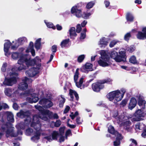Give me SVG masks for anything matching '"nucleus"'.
<instances>
[{
	"label": "nucleus",
	"instance_id": "79ce46f5",
	"mask_svg": "<svg viewBox=\"0 0 146 146\" xmlns=\"http://www.w3.org/2000/svg\"><path fill=\"white\" fill-rule=\"evenodd\" d=\"M126 18H134V17L131 13L128 12L126 13Z\"/></svg>",
	"mask_w": 146,
	"mask_h": 146
},
{
	"label": "nucleus",
	"instance_id": "09e8293b",
	"mask_svg": "<svg viewBox=\"0 0 146 146\" xmlns=\"http://www.w3.org/2000/svg\"><path fill=\"white\" fill-rule=\"evenodd\" d=\"M65 127H61L59 129L60 134L61 135H62L64 133Z\"/></svg>",
	"mask_w": 146,
	"mask_h": 146
},
{
	"label": "nucleus",
	"instance_id": "bb28decb",
	"mask_svg": "<svg viewBox=\"0 0 146 146\" xmlns=\"http://www.w3.org/2000/svg\"><path fill=\"white\" fill-rule=\"evenodd\" d=\"M145 125L142 123H138L135 125V129L138 130H146Z\"/></svg>",
	"mask_w": 146,
	"mask_h": 146
},
{
	"label": "nucleus",
	"instance_id": "a18cd8bd",
	"mask_svg": "<svg viewBox=\"0 0 146 146\" xmlns=\"http://www.w3.org/2000/svg\"><path fill=\"white\" fill-rule=\"evenodd\" d=\"M7 66V64L6 63H4L3 64L1 68V70L3 72H5L6 70V67Z\"/></svg>",
	"mask_w": 146,
	"mask_h": 146
},
{
	"label": "nucleus",
	"instance_id": "3c124183",
	"mask_svg": "<svg viewBox=\"0 0 146 146\" xmlns=\"http://www.w3.org/2000/svg\"><path fill=\"white\" fill-rule=\"evenodd\" d=\"M81 27L80 24H78L76 27V31L78 33H80L81 30Z\"/></svg>",
	"mask_w": 146,
	"mask_h": 146
},
{
	"label": "nucleus",
	"instance_id": "680f3d73",
	"mask_svg": "<svg viewBox=\"0 0 146 146\" xmlns=\"http://www.w3.org/2000/svg\"><path fill=\"white\" fill-rule=\"evenodd\" d=\"M127 102V100H123L122 101L121 104L123 106H124L126 104Z\"/></svg>",
	"mask_w": 146,
	"mask_h": 146
},
{
	"label": "nucleus",
	"instance_id": "ddd939ff",
	"mask_svg": "<svg viewBox=\"0 0 146 146\" xmlns=\"http://www.w3.org/2000/svg\"><path fill=\"white\" fill-rule=\"evenodd\" d=\"M32 81L30 79L25 77L22 80V82L19 84V88L21 90L26 89L28 87L27 83L32 82Z\"/></svg>",
	"mask_w": 146,
	"mask_h": 146
},
{
	"label": "nucleus",
	"instance_id": "f03ea898",
	"mask_svg": "<svg viewBox=\"0 0 146 146\" xmlns=\"http://www.w3.org/2000/svg\"><path fill=\"white\" fill-rule=\"evenodd\" d=\"M12 57L14 60L17 59L19 57V59L18 60V64L20 65L18 68V70H25L30 66L36 64V60L35 59L31 60L30 57H27L26 55H22L17 52L12 53Z\"/></svg>",
	"mask_w": 146,
	"mask_h": 146
},
{
	"label": "nucleus",
	"instance_id": "0eeeda50",
	"mask_svg": "<svg viewBox=\"0 0 146 146\" xmlns=\"http://www.w3.org/2000/svg\"><path fill=\"white\" fill-rule=\"evenodd\" d=\"M14 128L12 125L9 123H8L7 124H4L2 125L1 130L6 132V135L7 137L10 136L11 137H16L17 135L14 133Z\"/></svg>",
	"mask_w": 146,
	"mask_h": 146
},
{
	"label": "nucleus",
	"instance_id": "13d9d810",
	"mask_svg": "<svg viewBox=\"0 0 146 146\" xmlns=\"http://www.w3.org/2000/svg\"><path fill=\"white\" fill-rule=\"evenodd\" d=\"M70 108L69 106H67L64 111V113H66L69 110Z\"/></svg>",
	"mask_w": 146,
	"mask_h": 146
},
{
	"label": "nucleus",
	"instance_id": "7c9ffc66",
	"mask_svg": "<svg viewBox=\"0 0 146 146\" xmlns=\"http://www.w3.org/2000/svg\"><path fill=\"white\" fill-rule=\"evenodd\" d=\"M70 35L71 36H76L77 34L75 32V29L74 27H72L69 30Z\"/></svg>",
	"mask_w": 146,
	"mask_h": 146
},
{
	"label": "nucleus",
	"instance_id": "6ab92c4d",
	"mask_svg": "<svg viewBox=\"0 0 146 146\" xmlns=\"http://www.w3.org/2000/svg\"><path fill=\"white\" fill-rule=\"evenodd\" d=\"M52 136H46L44 137V138L49 141H50L53 140L57 139L59 135V133L58 132L54 131L52 133Z\"/></svg>",
	"mask_w": 146,
	"mask_h": 146
},
{
	"label": "nucleus",
	"instance_id": "5701e85b",
	"mask_svg": "<svg viewBox=\"0 0 146 146\" xmlns=\"http://www.w3.org/2000/svg\"><path fill=\"white\" fill-rule=\"evenodd\" d=\"M92 65L89 63H86L84 66L82 67L83 70L82 71L84 72H86V71H90L92 70Z\"/></svg>",
	"mask_w": 146,
	"mask_h": 146
},
{
	"label": "nucleus",
	"instance_id": "6e6552de",
	"mask_svg": "<svg viewBox=\"0 0 146 146\" xmlns=\"http://www.w3.org/2000/svg\"><path fill=\"white\" fill-rule=\"evenodd\" d=\"M109 132L112 134H115L116 136V140L113 142V144L114 146H119L120 143V141L123 138L121 134L119 133L117 131L115 132L114 127L111 125H110L108 128Z\"/></svg>",
	"mask_w": 146,
	"mask_h": 146
},
{
	"label": "nucleus",
	"instance_id": "c9c22d12",
	"mask_svg": "<svg viewBox=\"0 0 146 146\" xmlns=\"http://www.w3.org/2000/svg\"><path fill=\"white\" fill-rule=\"evenodd\" d=\"M46 24V25L47 26V27H48L49 28H52L53 29H55L56 28L55 26H54L53 24L50 22H47L45 21H44Z\"/></svg>",
	"mask_w": 146,
	"mask_h": 146
},
{
	"label": "nucleus",
	"instance_id": "cd10ccee",
	"mask_svg": "<svg viewBox=\"0 0 146 146\" xmlns=\"http://www.w3.org/2000/svg\"><path fill=\"white\" fill-rule=\"evenodd\" d=\"M119 54L120 55L119 56H120L119 58H121L122 59V61H125L126 60L125 50L120 51L119 52Z\"/></svg>",
	"mask_w": 146,
	"mask_h": 146
},
{
	"label": "nucleus",
	"instance_id": "e2e57ef3",
	"mask_svg": "<svg viewBox=\"0 0 146 146\" xmlns=\"http://www.w3.org/2000/svg\"><path fill=\"white\" fill-rule=\"evenodd\" d=\"M2 108H3L4 109H6L9 108L8 106L6 104L2 103Z\"/></svg>",
	"mask_w": 146,
	"mask_h": 146
},
{
	"label": "nucleus",
	"instance_id": "ea45409f",
	"mask_svg": "<svg viewBox=\"0 0 146 146\" xmlns=\"http://www.w3.org/2000/svg\"><path fill=\"white\" fill-rule=\"evenodd\" d=\"M129 62L133 64H135L137 62L136 57L133 56L131 57L129 59Z\"/></svg>",
	"mask_w": 146,
	"mask_h": 146
},
{
	"label": "nucleus",
	"instance_id": "6e6d98bb",
	"mask_svg": "<svg viewBox=\"0 0 146 146\" xmlns=\"http://www.w3.org/2000/svg\"><path fill=\"white\" fill-rule=\"evenodd\" d=\"M71 133V130L70 129H68L66 132L65 134V136L66 137V138L67 139V136L69 135H70Z\"/></svg>",
	"mask_w": 146,
	"mask_h": 146
},
{
	"label": "nucleus",
	"instance_id": "20e7f679",
	"mask_svg": "<svg viewBox=\"0 0 146 146\" xmlns=\"http://www.w3.org/2000/svg\"><path fill=\"white\" fill-rule=\"evenodd\" d=\"M83 4L82 2H81L78 4L77 6L72 7L71 9V13L78 18L82 17L83 18H89L92 14L91 13H86L84 12L82 13L81 9H78L80 7H81Z\"/></svg>",
	"mask_w": 146,
	"mask_h": 146
},
{
	"label": "nucleus",
	"instance_id": "774afa93",
	"mask_svg": "<svg viewBox=\"0 0 146 146\" xmlns=\"http://www.w3.org/2000/svg\"><path fill=\"white\" fill-rule=\"evenodd\" d=\"M142 136L144 137H145L146 136V129L144 130L143 133L142 134Z\"/></svg>",
	"mask_w": 146,
	"mask_h": 146
},
{
	"label": "nucleus",
	"instance_id": "72a5a7b5",
	"mask_svg": "<svg viewBox=\"0 0 146 146\" xmlns=\"http://www.w3.org/2000/svg\"><path fill=\"white\" fill-rule=\"evenodd\" d=\"M146 104V102L142 99H139L138 104L140 106H142V108H145V104Z\"/></svg>",
	"mask_w": 146,
	"mask_h": 146
},
{
	"label": "nucleus",
	"instance_id": "338daca9",
	"mask_svg": "<svg viewBox=\"0 0 146 146\" xmlns=\"http://www.w3.org/2000/svg\"><path fill=\"white\" fill-rule=\"evenodd\" d=\"M67 125L70 127L71 128H74L76 127V126L75 125H71V124H69L68 123H67Z\"/></svg>",
	"mask_w": 146,
	"mask_h": 146
},
{
	"label": "nucleus",
	"instance_id": "a878e982",
	"mask_svg": "<svg viewBox=\"0 0 146 146\" xmlns=\"http://www.w3.org/2000/svg\"><path fill=\"white\" fill-rule=\"evenodd\" d=\"M69 94L70 97L72 98V100L73 98V95L76 97V99L78 100L79 98V96L77 93L74 91L72 90H70Z\"/></svg>",
	"mask_w": 146,
	"mask_h": 146
},
{
	"label": "nucleus",
	"instance_id": "c756f323",
	"mask_svg": "<svg viewBox=\"0 0 146 146\" xmlns=\"http://www.w3.org/2000/svg\"><path fill=\"white\" fill-rule=\"evenodd\" d=\"M122 124L124 126L125 129L128 130L129 129V126L131 125V123L130 121L127 120L123 121Z\"/></svg>",
	"mask_w": 146,
	"mask_h": 146
},
{
	"label": "nucleus",
	"instance_id": "0e129e2a",
	"mask_svg": "<svg viewBox=\"0 0 146 146\" xmlns=\"http://www.w3.org/2000/svg\"><path fill=\"white\" fill-rule=\"evenodd\" d=\"M64 136H62V135H61L59 141L60 142H63L64 141Z\"/></svg>",
	"mask_w": 146,
	"mask_h": 146
},
{
	"label": "nucleus",
	"instance_id": "5fc2aeb1",
	"mask_svg": "<svg viewBox=\"0 0 146 146\" xmlns=\"http://www.w3.org/2000/svg\"><path fill=\"white\" fill-rule=\"evenodd\" d=\"M52 51L53 52H55L57 50V46L56 45H54L52 46Z\"/></svg>",
	"mask_w": 146,
	"mask_h": 146
},
{
	"label": "nucleus",
	"instance_id": "2eb2a0df",
	"mask_svg": "<svg viewBox=\"0 0 146 146\" xmlns=\"http://www.w3.org/2000/svg\"><path fill=\"white\" fill-rule=\"evenodd\" d=\"M39 94L38 93L36 94L33 93L31 94V97H27V101L31 103L36 102L39 100L38 98Z\"/></svg>",
	"mask_w": 146,
	"mask_h": 146
},
{
	"label": "nucleus",
	"instance_id": "4468645a",
	"mask_svg": "<svg viewBox=\"0 0 146 146\" xmlns=\"http://www.w3.org/2000/svg\"><path fill=\"white\" fill-rule=\"evenodd\" d=\"M93 90L95 92H99L101 89H102L104 87L103 84H102L100 81L94 83L92 85Z\"/></svg>",
	"mask_w": 146,
	"mask_h": 146
},
{
	"label": "nucleus",
	"instance_id": "864d4df0",
	"mask_svg": "<svg viewBox=\"0 0 146 146\" xmlns=\"http://www.w3.org/2000/svg\"><path fill=\"white\" fill-rule=\"evenodd\" d=\"M124 116L123 115H122L121 116H120L119 117H117L116 118V119H117L118 123H119V122H121L122 121H123V118Z\"/></svg>",
	"mask_w": 146,
	"mask_h": 146
},
{
	"label": "nucleus",
	"instance_id": "de8ad7c7",
	"mask_svg": "<svg viewBox=\"0 0 146 146\" xmlns=\"http://www.w3.org/2000/svg\"><path fill=\"white\" fill-rule=\"evenodd\" d=\"M118 42V41L115 40L111 41L110 44V46L111 47H113Z\"/></svg>",
	"mask_w": 146,
	"mask_h": 146
},
{
	"label": "nucleus",
	"instance_id": "a211bd4d",
	"mask_svg": "<svg viewBox=\"0 0 146 146\" xmlns=\"http://www.w3.org/2000/svg\"><path fill=\"white\" fill-rule=\"evenodd\" d=\"M17 92V91L13 92V90L11 88H5V94L8 96L14 97L16 96V93Z\"/></svg>",
	"mask_w": 146,
	"mask_h": 146
},
{
	"label": "nucleus",
	"instance_id": "aec40b11",
	"mask_svg": "<svg viewBox=\"0 0 146 146\" xmlns=\"http://www.w3.org/2000/svg\"><path fill=\"white\" fill-rule=\"evenodd\" d=\"M110 56L111 57L114 59L117 62H120L122 61V59L119 58L120 56L118 54V53L117 52L115 51L111 52Z\"/></svg>",
	"mask_w": 146,
	"mask_h": 146
},
{
	"label": "nucleus",
	"instance_id": "a19ab883",
	"mask_svg": "<svg viewBox=\"0 0 146 146\" xmlns=\"http://www.w3.org/2000/svg\"><path fill=\"white\" fill-rule=\"evenodd\" d=\"M29 51H31V53L32 55L33 56H34L35 55V52L33 48H31L29 49H27L26 50V52H28Z\"/></svg>",
	"mask_w": 146,
	"mask_h": 146
},
{
	"label": "nucleus",
	"instance_id": "58836bf2",
	"mask_svg": "<svg viewBox=\"0 0 146 146\" xmlns=\"http://www.w3.org/2000/svg\"><path fill=\"white\" fill-rule=\"evenodd\" d=\"M86 29L85 28L83 29L82 32L81 34L80 38V39H84L86 37Z\"/></svg>",
	"mask_w": 146,
	"mask_h": 146
},
{
	"label": "nucleus",
	"instance_id": "c85d7f7f",
	"mask_svg": "<svg viewBox=\"0 0 146 146\" xmlns=\"http://www.w3.org/2000/svg\"><path fill=\"white\" fill-rule=\"evenodd\" d=\"M59 106L60 107H62L65 99L62 96H61L59 98Z\"/></svg>",
	"mask_w": 146,
	"mask_h": 146
},
{
	"label": "nucleus",
	"instance_id": "c03bdc74",
	"mask_svg": "<svg viewBox=\"0 0 146 146\" xmlns=\"http://www.w3.org/2000/svg\"><path fill=\"white\" fill-rule=\"evenodd\" d=\"M18 41H15V45H12L11 46V49L13 50H16L19 46V44H17Z\"/></svg>",
	"mask_w": 146,
	"mask_h": 146
},
{
	"label": "nucleus",
	"instance_id": "4c0bfd02",
	"mask_svg": "<svg viewBox=\"0 0 146 146\" xmlns=\"http://www.w3.org/2000/svg\"><path fill=\"white\" fill-rule=\"evenodd\" d=\"M26 40V38L25 37H22L19 38L16 41H18L17 44H19V46L22 44Z\"/></svg>",
	"mask_w": 146,
	"mask_h": 146
},
{
	"label": "nucleus",
	"instance_id": "7ed1b4c3",
	"mask_svg": "<svg viewBox=\"0 0 146 146\" xmlns=\"http://www.w3.org/2000/svg\"><path fill=\"white\" fill-rule=\"evenodd\" d=\"M4 76L5 78L3 84H1L2 86L3 84L11 86L16 83L17 74L15 68H8Z\"/></svg>",
	"mask_w": 146,
	"mask_h": 146
},
{
	"label": "nucleus",
	"instance_id": "dca6fc26",
	"mask_svg": "<svg viewBox=\"0 0 146 146\" xmlns=\"http://www.w3.org/2000/svg\"><path fill=\"white\" fill-rule=\"evenodd\" d=\"M38 73V69L36 68H31L26 72L27 75L31 77H33Z\"/></svg>",
	"mask_w": 146,
	"mask_h": 146
},
{
	"label": "nucleus",
	"instance_id": "39448f33",
	"mask_svg": "<svg viewBox=\"0 0 146 146\" xmlns=\"http://www.w3.org/2000/svg\"><path fill=\"white\" fill-rule=\"evenodd\" d=\"M126 90L125 89L122 88L120 91L117 90L109 93L107 94V97L110 101L114 99V102L116 103L121 100Z\"/></svg>",
	"mask_w": 146,
	"mask_h": 146
},
{
	"label": "nucleus",
	"instance_id": "4be33fe9",
	"mask_svg": "<svg viewBox=\"0 0 146 146\" xmlns=\"http://www.w3.org/2000/svg\"><path fill=\"white\" fill-rule=\"evenodd\" d=\"M137 103V101L135 98H131L129 104V108L130 110H132L133 108L135 107Z\"/></svg>",
	"mask_w": 146,
	"mask_h": 146
},
{
	"label": "nucleus",
	"instance_id": "8fccbe9b",
	"mask_svg": "<svg viewBox=\"0 0 146 146\" xmlns=\"http://www.w3.org/2000/svg\"><path fill=\"white\" fill-rule=\"evenodd\" d=\"M131 37V35L129 33H127L124 36V39L126 40H128Z\"/></svg>",
	"mask_w": 146,
	"mask_h": 146
},
{
	"label": "nucleus",
	"instance_id": "423d86ee",
	"mask_svg": "<svg viewBox=\"0 0 146 146\" xmlns=\"http://www.w3.org/2000/svg\"><path fill=\"white\" fill-rule=\"evenodd\" d=\"M101 57L98 61V63L100 66L102 67L109 66L111 64L110 61V58L109 56L106 54L104 50H102L100 51Z\"/></svg>",
	"mask_w": 146,
	"mask_h": 146
},
{
	"label": "nucleus",
	"instance_id": "f257e3e1",
	"mask_svg": "<svg viewBox=\"0 0 146 146\" xmlns=\"http://www.w3.org/2000/svg\"><path fill=\"white\" fill-rule=\"evenodd\" d=\"M35 107L36 109L40 111V113L38 117L36 115L33 117V122L31 124V126L33 127L36 130L31 139L33 141H36L39 139L40 135V130L41 125L40 123L39 118L44 121H47L48 120L47 116L50 117L52 113L48 110L44 109L42 107L38 105H35Z\"/></svg>",
	"mask_w": 146,
	"mask_h": 146
},
{
	"label": "nucleus",
	"instance_id": "b1692460",
	"mask_svg": "<svg viewBox=\"0 0 146 146\" xmlns=\"http://www.w3.org/2000/svg\"><path fill=\"white\" fill-rule=\"evenodd\" d=\"M108 43L107 40L105 38L103 37L100 39L99 45L101 47H105L107 45Z\"/></svg>",
	"mask_w": 146,
	"mask_h": 146
},
{
	"label": "nucleus",
	"instance_id": "69168bd1",
	"mask_svg": "<svg viewBox=\"0 0 146 146\" xmlns=\"http://www.w3.org/2000/svg\"><path fill=\"white\" fill-rule=\"evenodd\" d=\"M104 4L105 5L106 7L107 8L108 7L110 4V3L109 1H104Z\"/></svg>",
	"mask_w": 146,
	"mask_h": 146
},
{
	"label": "nucleus",
	"instance_id": "052dcab7",
	"mask_svg": "<svg viewBox=\"0 0 146 146\" xmlns=\"http://www.w3.org/2000/svg\"><path fill=\"white\" fill-rule=\"evenodd\" d=\"M76 121L78 124H81L82 123V121L81 120L80 117H77L76 119Z\"/></svg>",
	"mask_w": 146,
	"mask_h": 146
},
{
	"label": "nucleus",
	"instance_id": "393cba45",
	"mask_svg": "<svg viewBox=\"0 0 146 146\" xmlns=\"http://www.w3.org/2000/svg\"><path fill=\"white\" fill-rule=\"evenodd\" d=\"M5 114L7 116V118L8 120L11 122H13V115L12 113L7 111L5 112Z\"/></svg>",
	"mask_w": 146,
	"mask_h": 146
},
{
	"label": "nucleus",
	"instance_id": "f704fd0d",
	"mask_svg": "<svg viewBox=\"0 0 146 146\" xmlns=\"http://www.w3.org/2000/svg\"><path fill=\"white\" fill-rule=\"evenodd\" d=\"M69 39H67L63 40L61 43L60 46L62 48H63L66 46V45L69 42Z\"/></svg>",
	"mask_w": 146,
	"mask_h": 146
},
{
	"label": "nucleus",
	"instance_id": "37998d69",
	"mask_svg": "<svg viewBox=\"0 0 146 146\" xmlns=\"http://www.w3.org/2000/svg\"><path fill=\"white\" fill-rule=\"evenodd\" d=\"M84 55H81L79 56L78 58V60L79 62H81L85 58Z\"/></svg>",
	"mask_w": 146,
	"mask_h": 146
},
{
	"label": "nucleus",
	"instance_id": "9b49d317",
	"mask_svg": "<svg viewBox=\"0 0 146 146\" xmlns=\"http://www.w3.org/2000/svg\"><path fill=\"white\" fill-rule=\"evenodd\" d=\"M29 113L28 111H25L23 110H21L20 111L17 113L18 117L21 118H23L25 116H27L26 119L25 121V123H27V122H33V120L31 121L30 117L29 116Z\"/></svg>",
	"mask_w": 146,
	"mask_h": 146
},
{
	"label": "nucleus",
	"instance_id": "9d476101",
	"mask_svg": "<svg viewBox=\"0 0 146 146\" xmlns=\"http://www.w3.org/2000/svg\"><path fill=\"white\" fill-rule=\"evenodd\" d=\"M134 117L132 119V121H139L141 119V117H143L145 115V114L141 110H138L134 114Z\"/></svg>",
	"mask_w": 146,
	"mask_h": 146
},
{
	"label": "nucleus",
	"instance_id": "49530a36",
	"mask_svg": "<svg viewBox=\"0 0 146 146\" xmlns=\"http://www.w3.org/2000/svg\"><path fill=\"white\" fill-rule=\"evenodd\" d=\"M33 132V130L31 128H29L26 131V133L27 135L31 134Z\"/></svg>",
	"mask_w": 146,
	"mask_h": 146
},
{
	"label": "nucleus",
	"instance_id": "2f4dec72",
	"mask_svg": "<svg viewBox=\"0 0 146 146\" xmlns=\"http://www.w3.org/2000/svg\"><path fill=\"white\" fill-rule=\"evenodd\" d=\"M41 40V38H39L37 39L36 41L35 44V48L37 50L40 49V41Z\"/></svg>",
	"mask_w": 146,
	"mask_h": 146
},
{
	"label": "nucleus",
	"instance_id": "f8f14e48",
	"mask_svg": "<svg viewBox=\"0 0 146 146\" xmlns=\"http://www.w3.org/2000/svg\"><path fill=\"white\" fill-rule=\"evenodd\" d=\"M39 103L45 108H49L53 105V103L50 101L45 98L40 100Z\"/></svg>",
	"mask_w": 146,
	"mask_h": 146
},
{
	"label": "nucleus",
	"instance_id": "412c9836",
	"mask_svg": "<svg viewBox=\"0 0 146 146\" xmlns=\"http://www.w3.org/2000/svg\"><path fill=\"white\" fill-rule=\"evenodd\" d=\"M11 44V43L8 41L7 42H5L4 44V51L5 52V54L7 56H8L10 55L8 51Z\"/></svg>",
	"mask_w": 146,
	"mask_h": 146
},
{
	"label": "nucleus",
	"instance_id": "bf43d9fd",
	"mask_svg": "<svg viewBox=\"0 0 146 146\" xmlns=\"http://www.w3.org/2000/svg\"><path fill=\"white\" fill-rule=\"evenodd\" d=\"M31 48H33V44L32 42H31L29 44V46L28 49H29Z\"/></svg>",
	"mask_w": 146,
	"mask_h": 146
},
{
	"label": "nucleus",
	"instance_id": "1a4fd4ad",
	"mask_svg": "<svg viewBox=\"0 0 146 146\" xmlns=\"http://www.w3.org/2000/svg\"><path fill=\"white\" fill-rule=\"evenodd\" d=\"M79 72L78 69H77L76 71L75 74L74 76V80L76 83V86L78 88L80 89H82V83L84 81V78L81 77L80 78L78 82H77V80L78 78Z\"/></svg>",
	"mask_w": 146,
	"mask_h": 146
},
{
	"label": "nucleus",
	"instance_id": "e433bc0d",
	"mask_svg": "<svg viewBox=\"0 0 146 146\" xmlns=\"http://www.w3.org/2000/svg\"><path fill=\"white\" fill-rule=\"evenodd\" d=\"M112 80L111 79L109 78L104 80L102 81H100V82H101L102 84H103L105 83L111 84H112Z\"/></svg>",
	"mask_w": 146,
	"mask_h": 146
},
{
	"label": "nucleus",
	"instance_id": "473e14b6",
	"mask_svg": "<svg viewBox=\"0 0 146 146\" xmlns=\"http://www.w3.org/2000/svg\"><path fill=\"white\" fill-rule=\"evenodd\" d=\"M95 4V3L94 1H90L87 4L86 7L87 9H90L93 7Z\"/></svg>",
	"mask_w": 146,
	"mask_h": 146
},
{
	"label": "nucleus",
	"instance_id": "4d7b16f0",
	"mask_svg": "<svg viewBox=\"0 0 146 146\" xmlns=\"http://www.w3.org/2000/svg\"><path fill=\"white\" fill-rule=\"evenodd\" d=\"M13 107L15 110H18L19 107L16 103H14L13 104Z\"/></svg>",
	"mask_w": 146,
	"mask_h": 146
},
{
	"label": "nucleus",
	"instance_id": "f3484780",
	"mask_svg": "<svg viewBox=\"0 0 146 146\" xmlns=\"http://www.w3.org/2000/svg\"><path fill=\"white\" fill-rule=\"evenodd\" d=\"M142 32L139 31L137 35V38L140 39H146V27L143 28L142 29Z\"/></svg>",
	"mask_w": 146,
	"mask_h": 146
},
{
	"label": "nucleus",
	"instance_id": "603ef678",
	"mask_svg": "<svg viewBox=\"0 0 146 146\" xmlns=\"http://www.w3.org/2000/svg\"><path fill=\"white\" fill-rule=\"evenodd\" d=\"M61 124V121L59 120H57L55 123L54 125L56 127H59Z\"/></svg>",
	"mask_w": 146,
	"mask_h": 146
}]
</instances>
